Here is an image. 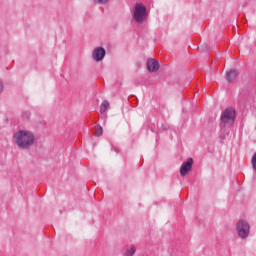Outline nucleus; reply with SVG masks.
I'll return each mask as SVG.
<instances>
[{"label":"nucleus","mask_w":256,"mask_h":256,"mask_svg":"<svg viewBox=\"0 0 256 256\" xmlns=\"http://www.w3.org/2000/svg\"><path fill=\"white\" fill-rule=\"evenodd\" d=\"M109 109V103L107 101L102 102L100 106V112L105 113Z\"/></svg>","instance_id":"10"},{"label":"nucleus","mask_w":256,"mask_h":256,"mask_svg":"<svg viewBox=\"0 0 256 256\" xmlns=\"http://www.w3.org/2000/svg\"><path fill=\"white\" fill-rule=\"evenodd\" d=\"M3 91V83L0 82V93Z\"/></svg>","instance_id":"14"},{"label":"nucleus","mask_w":256,"mask_h":256,"mask_svg":"<svg viewBox=\"0 0 256 256\" xmlns=\"http://www.w3.org/2000/svg\"><path fill=\"white\" fill-rule=\"evenodd\" d=\"M221 121L225 124H233L235 122V110L233 108L224 110L221 114Z\"/></svg>","instance_id":"4"},{"label":"nucleus","mask_w":256,"mask_h":256,"mask_svg":"<svg viewBox=\"0 0 256 256\" xmlns=\"http://www.w3.org/2000/svg\"><path fill=\"white\" fill-rule=\"evenodd\" d=\"M137 252V247L135 245H129L126 247V250L123 254V256H133Z\"/></svg>","instance_id":"8"},{"label":"nucleus","mask_w":256,"mask_h":256,"mask_svg":"<svg viewBox=\"0 0 256 256\" xmlns=\"http://www.w3.org/2000/svg\"><path fill=\"white\" fill-rule=\"evenodd\" d=\"M94 134L96 135V137H101V135H103V127L96 126L94 130Z\"/></svg>","instance_id":"11"},{"label":"nucleus","mask_w":256,"mask_h":256,"mask_svg":"<svg viewBox=\"0 0 256 256\" xmlns=\"http://www.w3.org/2000/svg\"><path fill=\"white\" fill-rule=\"evenodd\" d=\"M236 231L238 237L240 239H247L249 237V233L251 231V226H249V222L245 220H240L236 223Z\"/></svg>","instance_id":"2"},{"label":"nucleus","mask_w":256,"mask_h":256,"mask_svg":"<svg viewBox=\"0 0 256 256\" xmlns=\"http://www.w3.org/2000/svg\"><path fill=\"white\" fill-rule=\"evenodd\" d=\"M147 69L150 73H155V71H159V62L153 58L148 59Z\"/></svg>","instance_id":"7"},{"label":"nucleus","mask_w":256,"mask_h":256,"mask_svg":"<svg viewBox=\"0 0 256 256\" xmlns=\"http://www.w3.org/2000/svg\"><path fill=\"white\" fill-rule=\"evenodd\" d=\"M191 167H193V158H189L186 162H184L180 168V174L182 177H185L191 171Z\"/></svg>","instance_id":"5"},{"label":"nucleus","mask_w":256,"mask_h":256,"mask_svg":"<svg viewBox=\"0 0 256 256\" xmlns=\"http://www.w3.org/2000/svg\"><path fill=\"white\" fill-rule=\"evenodd\" d=\"M133 17L137 23H142V21L147 17V8L141 3H137L133 10Z\"/></svg>","instance_id":"3"},{"label":"nucleus","mask_w":256,"mask_h":256,"mask_svg":"<svg viewBox=\"0 0 256 256\" xmlns=\"http://www.w3.org/2000/svg\"><path fill=\"white\" fill-rule=\"evenodd\" d=\"M13 141L19 149H31L35 145V134L29 130H20L14 133Z\"/></svg>","instance_id":"1"},{"label":"nucleus","mask_w":256,"mask_h":256,"mask_svg":"<svg viewBox=\"0 0 256 256\" xmlns=\"http://www.w3.org/2000/svg\"><path fill=\"white\" fill-rule=\"evenodd\" d=\"M252 166L254 171H256V152L254 154V156L252 157Z\"/></svg>","instance_id":"12"},{"label":"nucleus","mask_w":256,"mask_h":256,"mask_svg":"<svg viewBox=\"0 0 256 256\" xmlns=\"http://www.w3.org/2000/svg\"><path fill=\"white\" fill-rule=\"evenodd\" d=\"M237 75V70H230L229 72H227L226 79L227 81H233V79H235Z\"/></svg>","instance_id":"9"},{"label":"nucleus","mask_w":256,"mask_h":256,"mask_svg":"<svg viewBox=\"0 0 256 256\" xmlns=\"http://www.w3.org/2000/svg\"><path fill=\"white\" fill-rule=\"evenodd\" d=\"M96 1V3H107V1H109V0H95Z\"/></svg>","instance_id":"13"},{"label":"nucleus","mask_w":256,"mask_h":256,"mask_svg":"<svg viewBox=\"0 0 256 256\" xmlns=\"http://www.w3.org/2000/svg\"><path fill=\"white\" fill-rule=\"evenodd\" d=\"M92 57L94 59V61H103V59L105 58V49L98 47L96 49H94L93 53H92Z\"/></svg>","instance_id":"6"}]
</instances>
